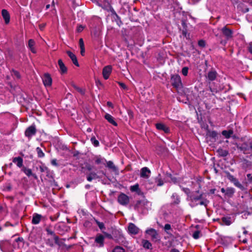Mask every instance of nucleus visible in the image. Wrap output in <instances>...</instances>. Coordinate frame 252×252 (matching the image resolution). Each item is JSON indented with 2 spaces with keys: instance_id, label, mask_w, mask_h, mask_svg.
I'll return each instance as SVG.
<instances>
[{
  "instance_id": "obj_1",
  "label": "nucleus",
  "mask_w": 252,
  "mask_h": 252,
  "mask_svg": "<svg viewBox=\"0 0 252 252\" xmlns=\"http://www.w3.org/2000/svg\"><path fill=\"white\" fill-rule=\"evenodd\" d=\"M190 206L194 207L198 205H204L206 207L209 203V201L206 199L202 198V194L199 195H191L190 196Z\"/></svg>"
},
{
  "instance_id": "obj_2",
  "label": "nucleus",
  "mask_w": 252,
  "mask_h": 252,
  "mask_svg": "<svg viewBox=\"0 0 252 252\" xmlns=\"http://www.w3.org/2000/svg\"><path fill=\"white\" fill-rule=\"evenodd\" d=\"M239 149L244 154H252V141L243 143Z\"/></svg>"
},
{
  "instance_id": "obj_3",
  "label": "nucleus",
  "mask_w": 252,
  "mask_h": 252,
  "mask_svg": "<svg viewBox=\"0 0 252 252\" xmlns=\"http://www.w3.org/2000/svg\"><path fill=\"white\" fill-rule=\"evenodd\" d=\"M171 81L172 85L176 88H180L182 86L181 77L179 75L176 74L172 76Z\"/></svg>"
},
{
  "instance_id": "obj_4",
  "label": "nucleus",
  "mask_w": 252,
  "mask_h": 252,
  "mask_svg": "<svg viewBox=\"0 0 252 252\" xmlns=\"http://www.w3.org/2000/svg\"><path fill=\"white\" fill-rule=\"evenodd\" d=\"M145 233L150 236L152 241H157L158 240V234L155 229L149 228L146 230Z\"/></svg>"
},
{
  "instance_id": "obj_5",
  "label": "nucleus",
  "mask_w": 252,
  "mask_h": 252,
  "mask_svg": "<svg viewBox=\"0 0 252 252\" xmlns=\"http://www.w3.org/2000/svg\"><path fill=\"white\" fill-rule=\"evenodd\" d=\"M221 31L223 35V36L225 37L226 40H228L230 39L233 37V31L227 28L226 26L223 27Z\"/></svg>"
},
{
  "instance_id": "obj_6",
  "label": "nucleus",
  "mask_w": 252,
  "mask_h": 252,
  "mask_svg": "<svg viewBox=\"0 0 252 252\" xmlns=\"http://www.w3.org/2000/svg\"><path fill=\"white\" fill-rule=\"evenodd\" d=\"M36 129L34 126H32L28 127L25 132V135L29 139H31V137L34 135L36 133Z\"/></svg>"
},
{
  "instance_id": "obj_7",
  "label": "nucleus",
  "mask_w": 252,
  "mask_h": 252,
  "mask_svg": "<svg viewBox=\"0 0 252 252\" xmlns=\"http://www.w3.org/2000/svg\"><path fill=\"white\" fill-rule=\"evenodd\" d=\"M118 201L121 205H127L129 201V197L124 193H121L118 196Z\"/></svg>"
},
{
  "instance_id": "obj_8",
  "label": "nucleus",
  "mask_w": 252,
  "mask_h": 252,
  "mask_svg": "<svg viewBox=\"0 0 252 252\" xmlns=\"http://www.w3.org/2000/svg\"><path fill=\"white\" fill-rule=\"evenodd\" d=\"M227 178L230 182H232L236 187L240 189H243V186L233 175H231L230 173H228L227 175Z\"/></svg>"
},
{
  "instance_id": "obj_9",
  "label": "nucleus",
  "mask_w": 252,
  "mask_h": 252,
  "mask_svg": "<svg viewBox=\"0 0 252 252\" xmlns=\"http://www.w3.org/2000/svg\"><path fill=\"white\" fill-rule=\"evenodd\" d=\"M140 231V229L134 224L130 223L128 226V231L129 233L132 235L137 234Z\"/></svg>"
},
{
  "instance_id": "obj_10",
  "label": "nucleus",
  "mask_w": 252,
  "mask_h": 252,
  "mask_svg": "<svg viewBox=\"0 0 252 252\" xmlns=\"http://www.w3.org/2000/svg\"><path fill=\"white\" fill-rule=\"evenodd\" d=\"M112 72V66L111 65H107L104 67L102 69V75L103 78L106 80L108 79L110 75Z\"/></svg>"
},
{
  "instance_id": "obj_11",
  "label": "nucleus",
  "mask_w": 252,
  "mask_h": 252,
  "mask_svg": "<svg viewBox=\"0 0 252 252\" xmlns=\"http://www.w3.org/2000/svg\"><path fill=\"white\" fill-rule=\"evenodd\" d=\"M43 83L46 87H50L52 84V78L48 74L44 75L42 78Z\"/></svg>"
},
{
  "instance_id": "obj_12",
  "label": "nucleus",
  "mask_w": 252,
  "mask_h": 252,
  "mask_svg": "<svg viewBox=\"0 0 252 252\" xmlns=\"http://www.w3.org/2000/svg\"><path fill=\"white\" fill-rule=\"evenodd\" d=\"M151 174V171L146 167H143L140 171V177L143 178L148 179Z\"/></svg>"
},
{
  "instance_id": "obj_13",
  "label": "nucleus",
  "mask_w": 252,
  "mask_h": 252,
  "mask_svg": "<svg viewBox=\"0 0 252 252\" xmlns=\"http://www.w3.org/2000/svg\"><path fill=\"white\" fill-rule=\"evenodd\" d=\"M94 160L96 164H105L106 160L100 155L96 156L94 158Z\"/></svg>"
},
{
  "instance_id": "obj_14",
  "label": "nucleus",
  "mask_w": 252,
  "mask_h": 252,
  "mask_svg": "<svg viewBox=\"0 0 252 252\" xmlns=\"http://www.w3.org/2000/svg\"><path fill=\"white\" fill-rule=\"evenodd\" d=\"M58 64L59 66V70L62 74L65 73L67 72V68L61 59L59 60Z\"/></svg>"
},
{
  "instance_id": "obj_15",
  "label": "nucleus",
  "mask_w": 252,
  "mask_h": 252,
  "mask_svg": "<svg viewBox=\"0 0 252 252\" xmlns=\"http://www.w3.org/2000/svg\"><path fill=\"white\" fill-rule=\"evenodd\" d=\"M67 54L68 56L70 57V58L71 59L73 63L76 66H79V63L77 61V58L76 56L71 52L70 51H67Z\"/></svg>"
},
{
  "instance_id": "obj_16",
  "label": "nucleus",
  "mask_w": 252,
  "mask_h": 252,
  "mask_svg": "<svg viewBox=\"0 0 252 252\" xmlns=\"http://www.w3.org/2000/svg\"><path fill=\"white\" fill-rule=\"evenodd\" d=\"M1 15L5 21L6 24H8L10 21V16L8 11L5 9H3L1 11Z\"/></svg>"
},
{
  "instance_id": "obj_17",
  "label": "nucleus",
  "mask_w": 252,
  "mask_h": 252,
  "mask_svg": "<svg viewBox=\"0 0 252 252\" xmlns=\"http://www.w3.org/2000/svg\"><path fill=\"white\" fill-rule=\"evenodd\" d=\"M104 118L109 123L115 126H117V123L115 121L114 118L109 114H106Z\"/></svg>"
},
{
  "instance_id": "obj_18",
  "label": "nucleus",
  "mask_w": 252,
  "mask_h": 252,
  "mask_svg": "<svg viewBox=\"0 0 252 252\" xmlns=\"http://www.w3.org/2000/svg\"><path fill=\"white\" fill-rule=\"evenodd\" d=\"M221 221L222 222L221 223V224L226 225H229L233 222V220L231 219V218L229 217H224L222 218Z\"/></svg>"
},
{
  "instance_id": "obj_19",
  "label": "nucleus",
  "mask_w": 252,
  "mask_h": 252,
  "mask_svg": "<svg viewBox=\"0 0 252 252\" xmlns=\"http://www.w3.org/2000/svg\"><path fill=\"white\" fill-rule=\"evenodd\" d=\"M156 127L159 130H162L165 133H168L169 131L168 127L161 123L156 124Z\"/></svg>"
},
{
  "instance_id": "obj_20",
  "label": "nucleus",
  "mask_w": 252,
  "mask_h": 252,
  "mask_svg": "<svg viewBox=\"0 0 252 252\" xmlns=\"http://www.w3.org/2000/svg\"><path fill=\"white\" fill-rule=\"evenodd\" d=\"M217 72L215 71H210L208 73L207 78L210 81H213L216 79Z\"/></svg>"
},
{
  "instance_id": "obj_21",
  "label": "nucleus",
  "mask_w": 252,
  "mask_h": 252,
  "mask_svg": "<svg viewBox=\"0 0 252 252\" xmlns=\"http://www.w3.org/2000/svg\"><path fill=\"white\" fill-rule=\"evenodd\" d=\"M41 218V216L37 214L33 215L32 220V223L37 224L39 223Z\"/></svg>"
},
{
  "instance_id": "obj_22",
  "label": "nucleus",
  "mask_w": 252,
  "mask_h": 252,
  "mask_svg": "<svg viewBox=\"0 0 252 252\" xmlns=\"http://www.w3.org/2000/svg\"><path fill=\"white\" fill-rule=\"evenodd\" d=\"M35 42L33 39H30L28 43V47L33 53H36V50L34 48Z\"/></svg>"
},
{
  "instance_id": "obj_23",
  "label": "nucleus",
  "mask_w": 252,
  "mask_h": 252,
  "mask_svg": "<svg viewBox=\"0 0 252 252\" xmlns=\"http://www.w3.org/2000/svg\"><path fill=\"white\" fill-rule=\"evenodd\" d=\"M13 162L16 164L19 167H21L23 165V159L20 157H16L13 159Z\"/></svg>"
},
{
  "instance_id": "obj_24",
  "label": "nucleus",
  "mask_w": 252,
  "mask_h": 252,
  "mask_svg": "<svg viewBox=\"0 0 252 252\" xmlns=\"http://www.w3.org/2000/svg\"><path fill=\"white\" fill-rule=\"evenodd\" d=\"M104 239V238L103 235H99L96 236L95 241L99 244L100 247H102L103 245Z\"/></svg>"
},
{
  "instance_id": "obj_25",
  "label": "nucleus",
  "mask_w": 252,
  "mask_h": 252,
  "mask_svg": "<svg viewBox=\"0 0 252 252\" xmlns=\"http://www.w3.org/2000/svg\"><path fill=\"white\" fill-rule=\"evenodd\" d=\"M106 166L113 171H117L118 169L112 161H106Z\"/></svg>"
},
{
  "instance_id": "obj_26",
  "label": "nucleus",
  "mask_w": 252,
  "mask_h": 252,
  "mask_svg": "<svg viewBox=\"0 0 252 252\" xmlns=\"http://www.w3.org/2000/svg\"><path fill=\"white\" fill-rule=\"evenodd\" d=\"M98 178V176L95 172H91L87 176V180L91 182L93 179H96Z\"/></svg>"
},
{
  "instance_id": "obj_27",
  "label": "nucleus",
  "mask_w": 252,
  "mask_h": 252,
  "mask_svg": "<svg viewBox=\"0 0 252 252\" xmlns=\"http://www.w3.org/2000/svg\"><path fill=\"white\" fill-rule=\"evenodd\" d=\"M217 152L218 153V155L221 157H225L228 154L227 151L223 150L221 148H219V149H218Z\"/></svg>"
},
{
  "instance_id": "obj_28",
  "label": "nucleus",
  "mask_w": 252,
  "mask_h": 252,
  "mask_svg": "<svg viewBox=\"0 0 252 252\" xmlns=\"http://www.w3.org/2000/svg\"><path fill=\"white\" fill-rule=\"evenodd\" d=\"M142 244L143 247L145 249H149L152 247L151 243L148 240H143L142 241Z\"/></svg>"
},
{
  "instance_id": "obj_29",
  "label": "nucleus",
  "mask_w": 252,
  "mask_h": 252,
  "mask_svg": "<svg viewBox=\"0 0 252 252\" xmlns=\"http://www.w3.org/2000/svg\"><path fill=\"white\" fill-rule=\"evenodd\" d=\"M233 134V131L232 130H223L222 131V134L226 138H229L231 135Z\"/></svg>"
},
{
  "instance_id": "obj_30",
  "label": "nucleus",
  "mask_w": 252,
  "mask_h": 252,
  "mask_svg": "<svg viewBox=\"0 0 252 252\" xmlns=\"http://www.w3.org/2000/svg\"><path fill=\"white\" fill-rule=\"evenodd\" d=\"M11 75L14 77L15 79H20V75L18 71L15 70H12L11 71Z\"/></svg>"
},
{
  "instance_id": "obj_31",
  "label": "nucleus",
  "mask_w": 252,
  "mask_h": 252,
  "mask_svg": "<svg viewBox=\"0 0 252 252\" xmlns=\"http://www.w3.org/2000/svg\"><path fill=\"white\" fill-rule=\"evenodd\" d=\"M234 193V189L233 188H229L226 189L225 195L228 196H232Z\"/></svg>"
},
{
  "instance_id": "obj_32",
  "label": "nucleus",
  "mask_w": 252,
  "mask_h": 252,
  "mask_svg": "<svg viewBox=\"0 0 252 252\" xmlns=\"http://www.w3.org/2000/svg\"><path fill=\"white\" fill-rule=\"evenodd\" d=\"M130 190L132 192H138L139 190V185L136 184L133 186H130Z\"/></svg>"
},
{
  "instance_id": "obj_33",
  "label": "nucleus",
  "mask_w": 252,
  "mask_h": 252,
  "mask_svg": "<svg viewBox=\"0 0 252 252\" xmlns=\"http://www.w3.org/2000/svg\"><path fill=\"white\" fill-rule=\"evenodd\" d=\"M218 135V133H217V132H216L215 131H208L207 133V135L209 136V137H212V138H215L216 137H217Z\"/></svg>"
},
{
  "instance_id": "obj_34",
  "label": "nucleus",
  "mask_w": 252,
  "mask_h": 252,
  "mask_svg": "<svg viewBox=\"0 0 252 252\" xmlns=\"http://www.w3.org/2000/svg\"><path fill=\"white\" fill-rule=\"evenodd\" d=\"M36 152L37 153L38 157L39 158H43V157H44L45 155H44V153L43 152L42 150L39 147H37L36 149Z\"/></svg>"
},
{
  "instance_id": "obj_35",
  "label": "nucleus",
  "mask_w": 252,
  "mask_h": 252,
  "mask_svg": "<svg viewBox=\"0 0 252 252\" xmlns=\"http://www.w3.org/2000/svg\"><path fill=\"white\" fill-rule=\"evenodd\" d=\"M91 141L92 142V143H93V144L95 146V147H97L99 146V142L98 140H97L94 137H93L91 138Z\"/></svg>"
},
{
  "instance_id": "obj_36",
  "label": "nucleus",
  "mask_w": 252,
  "mask_h": 252,
  "mask_svg": "<svg viewBox=\"0 0 252 252\" xmlns=\"http://www.w3.org/2000/svg\"><path fill=\"white\" fill-rule=\"evenodd\" d=\"M125 250L121 247L117 246L113 250L112 252H125Z\"/></svg>"
},
{
  "instance_id": "obj_37",
  "label": "nucleus",
  "mask_w": 252,
  "mask_h": 252,
  "mask_svg": "<svg viewBox=\"0 0 252 252\" xmlns=\"http://www.w3.org/2000/svg\"><path fill=\"white\" fill-rule=\"evenodd\" d=\"M72 86L73 87V88L76 90L78 92H79L80 94H84L85 93V92L81 88L76 86L74 84H72Z\"/></svg>"
},
{
  "instance_id": "obj_38",
  "label": "nucleus",
  "mask_w": 252,
  "mask_h": 252,
  "mask_svg": "<svg viewBox=\"0 0 252 252\" xmlns=\"http://www.w3.org/2000/svg\"><path fill=\"white\" fill-rule=\"evenodd\" d=\"M49 232L53 236V239H54L55 243L56 244H58L59 237L55 235L53 232Z\"/></svg>"
},
{
  "instance_id": "obj_39",
  "label": "nucleus",
  "mask_w": 252,
  "mask_h": 252,
  "mask_svg": "<svg viewBox=\"0 0 252 252\" xmlns=\"http://www.w3.org/2000/svg\"><path fill=\"white\" fill-rule=\"evenodd\" d=\"M188 67H184L182 68V73L184 76H187L188 73Z\"/></svg>"
},
{
  "instance_id": "obj_40",
  "label": "nucleus",
  "mask_w": 252,
  "mask_h": 252,
  "mask_svg": "<svg viewBox=\"0 0 252 252\" xmlns=\"http://www.w3.org/2000/svg\"><path fill=\"white\" fill-rule=\"evenodd\" d=\"M192 236L194 239H197L200 237V232L198 231H196L193 233Z\"/></svg>"
},
{
  "instance_id": "obj_41",
  "label": "nucleus",
  "mask_w": 252,
  "mask_h": 252,
  "mask_svg": "<svg viewBox=\"0 0 252 252\" xmlns=\"http://www.w3.org/2000/svg\"><path fill=\"white\" fill-rule=\"evenodd\" d=\"M24 172L28 176H30L32 175V171L30 169H25Z\"/></svg>"
},
{
  "instance_id": "obj_42",
  "label": "nucleus",
  "mask_w": 252,
  "mask_h": 252,
  "mask_svg": "<svg viewBox=\"0 0 252 252\" xmlns=\"http://www.w3.org/2000/svg\"><path fill=\"white\" fill-rule=\"evenodd\" d=\"M198 45L201 47H204L205 46L206 43L204 40H200L198 41Z\"/></svg>"
},
{
  "instance_id": "obj_43",
  "label": "nucleus",
  "mask_w": 252,
  "mask_h": 252,
  "mask_svg": "<svg viewBox=\"0 0 252 252\" xmlns=\"http://www.w3.org/2000/svg\"><path fill=\"white\" fill-rule=\"evenodd\" d=\"M164 229L165 231H166L168 233V231L169 230L171 229V225L169 224H166L164 225Z\"/></svg>"
},
{
  "instance_id": "obj_44",
  "label": "nucleus",
  "mask_w": 252,
  "mask_h": 252,
  "mask_svg": "<svg viewBox=\"0 0 252 252\" xmlns=\"http://www.w3.org/2000/svg\"><path fill=\"white\" fill-rule=\"evenodd\" d=\"M153 181L152 180H148L147 181L146 183H145V185H146V186L147 188H149V189H150L151 188V187L150 186H148V184H150V185H152L153 184Z\"/></svg>"
},
{
  "instance_id": "obj_45",
  "label": "nucleus",
  "mask_w": 252,
  "mask_h": 252,
  "mask_svg": "<svg viewBox=\"0 0 252 252\" xmlns=\"http://www.w3.org/2000/svg\"><path fill=\"white\" fill-rule=\"evenodd\" d=\"M84 29V27L82 25L78 26L77 28V31L78 32H81Z\"/></svg>"
},
{
  "instance_id": "obj_46",
  "label": "nucleus",
  "mask_w": 252,
  "mask_h": 252,
  "mask_svg": "<svg viewBox=\"0 0 252 252\" xmlns=\"http://www.w3.org/2000/svg\"><path fill=\"white\" fill-rule=\"evenodd\" d=\"M79 46L80 48L85 47L83 40L82 38L79 39Z\"/></svg>"
},
{
  "instance_id": "obj_47",
  "label": "nucleus",
  "mask_w": 252,
  "mask_h": 252,
  "mask_svg": "<svg viewBox=\"0 0 252 252\" xmlns=\"http://www.w3.org/2000/svg\"><path fill=\"white\" fill-rule=\"evenodd\" d=\"M157 182V185L158 186H161L163 184V183L161 179H158Z\"/></svg>"
},
{
  "instance_id": "obj_48",
  "label": "nucleus",
  "mask_w": 252,
  "mask_h": 252,
  "mask_svg": "<svg viewBox=\"0 0 252 252\" xmlns=\"http://www.w3.org/2000/svg\"><path fill=\"white\" fill-rule=\"evenodd\" d=\"M119 85L123 89H126V86L124 83H122V82H119Z\"/></svg>"
},
{
  "instance_id": "obj_49",
  "label": "nucleus",
  "mask_w": 252,
  "mask_h": 252,
  "mask_svg": "<svg viewBox=\"0 0 252 252\" xmlns=\"http://www.w3.org/2000/svg\"><path fill=\"white\" fill-rule=\"evenodd\" d=\"M51 163H52V165H53L54 166H57L58 165L57 160L56 159H52L51 160Z\"/></svg>"
},
{
  "instance_id": "obj_50",
  "label": "nucleus",
  "mask_w": 252,
  "mask_h": 252,
  "mask_svg": "<svg viewBox=\"0 0 252 252\" xmlns=\"http://www.w3.org/2000/svg\"><path fill=\"white\" fill-rule=\"evenodd\" d=\"M249 51L252 54V43H250L248 47Z\"/></svg>"
},
{
  "instance_id": "obj_51",
  "label": "nucleus",
  "mask_w": 252,
  "mask_h": 252,
  "mask_svg": "<svg viewBox=\"0 0 252 252\" xmlns=\"http://www.w3.org/2000/svg\"><path fill=\"white\" fill-rule=\"evenodd\" d=\"M80 49H81V54L82 56H84V54H85V47L80 48Z\"/></svg>"
},
{
  "instance_id": "obj_52",
  "label": "nucleus",
  "mask_w": 252,
  "mask_h": 252,
  "mask_svg": "<svg viewBox=\"0 0 252 252\" xmlns=\"http://www.w3.org/2000/svg\"><path fill=\"white\" fill-rule=\"evenodd\" d=\"M247 177L248 178V179L250 181H252V176L251 174H248L247 175Z\"/></svg>"
},
{
  "instance_id": "obj_53",
  "label": "nucleus",
  "mask_w": 252,
  "mask_h": 252,
  "mask_svg": "<svg viewBox=\"0 0 252 252\" xmlns=\"http://www.w3.org/2000/svg\"><path fill=\"white\" fill-rule=\"evenodd\" d=\"M107 104L109 107H113V104L112 103V102H111L110 101H108L107 103Z\"/></svg>"
},
{
  "instance_id": "obj_54",
  "label": "nucleus",
  "mask_w": 252,
  "mask_h": 252,
  "mask_svg": "<svg viewBox=\"0 0 252 252\" xmlns=\"http://www.w3.org/2000/svg\"><path fill=\"white\" fill-rule=\"evenodd\" d=\"M98 226H99V228H100V229H102V228L103 227L104 225H103V223H99L98 224Z\"/></svg>"
},
{
  "instance_id": "obj_55",
  "label": "nucleus",
  "mask_w": 252,
  "mask_h": 252,
  "mask_svg": "<svg viewBox=\"0 0 252 252\" xmlns=\"http://www.w3.org/2000/svg\"><path fill=\"white\" fill-rule=\"evenodd\" d=\"M171 252H179L178 250L174 249L171 251Z\"/></svg>"
},
{
  "instance_id": "obj_56",
  "label": "nucleus",
  "mask_w": 252,
  "mask_h": 252,
  "mask_svg": "<svg viewBox=\"0 0 252 252\" xmlns=\"http://www.w3.org/2000/svg\"><path fill=\"white\" fill-rule=\"evenodd\" d=\"M221 191L222 192V193H224L225 194V192H226V189H225L224 188H221Z\"/></svg>"
},
{
  "instance_id": "obj_57",
  "label": "nucleus",
  "mask_w": 252,
  "mask_h": 252,
  "mask_svg": "<svg viewBox=\"0 0 252 252\" xmlns=\"http://www.w3.org/2000/svg\"><path fill=\"white\" fill-rule=\"evenodd\" d=\"M39 27L41 30H42L44 28V25H41L39 26Z\"/></svg>"
},
{
  "instance_id": "obj_58",
  "label": "nucleus",
  "mask_w": 252,
  "mask_h": 252,
  "mask_svg": "<svg viewBox=\"0 0 252 252\" xmlns=\"http://www.w3.org/2000/svg\"><path fill=\"white\" fill-rule=\"evenodd\" d=\"M220 43L222 44L225 45L226 44V41H220Z\"/></svg>"
},
{
  "instance_id": "obj_59",
  "label": "nucleus",
  "mask_w": 252,
  "mask_h": 252,
  "mask_svg": "<svg viewBox=\"0 0 252 252\" xmlns=\"http://www.w3.org/2000/svg\"><path fill=\"white\" fill-rule=\"evenodd\" d=\"M215 189H212L210 190V192L212 193H215Z\"/></svg>"
},
{
  "instance_id": "obj_60",
  "label": "nucleus",
  "mask_w": 252,
  "mask_h": 252,
  "mask_svg": "<svg viewBox=\"0 0 252 252\" xmlns=\"http://www.w3.org/2000/svg\"><path fill=\"white\" fill-rule=\"evenodd\" d=\"M242 242L244 243H246L247 242V240L246 239H244L242 240Z\"/></svg>"
},
{
  "instance_id": "obj_61",
  "label": "nucleus",
  "mask_w": 252,
  "mask_h": 252,
  "mask_svg": "<svg viewBox=\"0 0 252 252\" xmlns=\"http://www.w3.org/2000/svg\"><path fill=\"white\" fill-rule=\"evenodd\" d=\"M49 6H50V5H49V4L47 5H46V8H47V9L49 8Z\"/></svg>"
},
{
  "instance_id": "obj_62",
  "label": "nucleus",
  "mask_w": 252,
  "mask_h": 252,
  "mask_svg": "<svg viewBox=\"0 0 252 252\" xmlns=\"http://www.w3.org/2000/svg\"><path fill=\"white\" fill-rule=\"evenodd\" d=\"M192 0L194 2H197L199 0Z\"/></svg>"
},
{
  "instance_id": "obj_63",
  "label": "nucleus",
  "mask_w": 252,
  "mask_h": 252,
  "mask_svg": "<svg viewBox=\"0 0 252 252\" xmlns=\"http://www.w3.org/2000/svg\"><path fill=\"white\" fill-rule=\"evenodd\" d=\"M244 234H247V231H246V230H245V231H244Z\"/></svg>"
},
{
  "instance_id": "obj_64",
  "label": "nucleus",
  "mask_w": 252,
  "mask_h": 252,
  "mask_svg": "<svg viewBox=\"0 0 252 252\" xmlns=\"http://www.w3.org/2000/svg\"><path fill=\"white\" fill-rule=\"evenodd\" d=\"M1 230V227L0 226V231Z\"/></svg>"
}]
</instances>
